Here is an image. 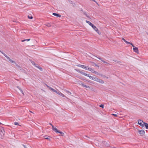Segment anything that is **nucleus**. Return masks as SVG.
Here are the masks:
<instances>
[{
  "mask_svg": "<svg viewBox=\"0 0 148 148\" xmlns=\"http://www.w3.org/2000/svg\"><path fill=\"white\" fill-rule=\"evenodd\" d=\"M52 130H53V129L54 128H56V127H54L53 125L52 126Z\"/></svg>",
  "mask_w": 148,
  "mask_h": 148,
  "instance_id": "ea45409f",
  "label": "nucleus"
},
{
  "mask_svg": "<svg viewBox=\"0 0 148 148\" xmlns=\"http://www.w3.org/2000/svg\"><path fill=\"white\" fill-rule=\"evenodd\" d=\"M67 93H68L69 94H71V92H69V91H67Z\"/></svg>",
  "mask_w": 148,
  "mask_h": 148,
  "instance_id": "a19ab883",
  "label": "nucleus"
},
{
  "mask_svg": "<svg viewBox=\"0 0 148 148\" xmlns=\"http://www.w3.org/2000/svg\"><path fill=\"white\" fill-rule=\"evenodd\" d=\"M96 81H97V82H99L101 84H103L104 83V81L103 80L97 78H96Z\"/></svg>",
  "mask_w": 148,
  "mask_h": 148,
  "instance_id": "9b49d317",
  "label": "nucleus"
},
{
  "mask_svg": "<svg viewBox=\"0 0 148 148\" xmlns=\"http://www.w3.org/2000/svg\"><path fill=\"white\" fill-rule=\"evenodd\" d=\"M14 125H19V124L18 122H15L14 123Z\"/></svg>",
  "mask_w": 148,
  "mask_h": 148,
  "instance_id": "2f4dec72",
  "label": "nucleus"
},
{
  "mask_svg": "<svg viewBox=\"0 0 148 148\" xmlns=\"http://www.w3.org/2000/svg\"><path fill=\"white\" fill-rule=\"evenodd\" d=\"M86 23H87L90 25L94 29V30L96 32L99 34H100L98 28L95 26L93 24L91 23L89 21H88L87 20L86 21Z\"/></svg>",
  "mask_w": 148,
  "mask_h": 148,
  "instance_id": "f03ea898",
  "label": "nucleus"
},
{
  "mask_svg": "<svg viewBox=\"0 0 148 148\" xmlns=\"http://www.w3.org/2000/svg\"><path fill=\"white\" fill-rule=\"evenodd\" d=\"M35 66L37 68H38L40 70V71H42V69L41 67H40L39 65L37 64V65Z\"/></svg>",
  "mask_w": 148,
  "mask_h": 148,
  "instance_id": "f3484780",
  "label": "nucleus"
},
{
  "mask_svg": "<svg viewBox=\"0 0 148 148\" xmlns=\"http://www.w3.org/2000/svg\"><path fill=\"white\" fill-rule=\"evenodd\" d=\"M99 106L100 107L102 108H103L104 107V105L103 104H101Z\"/></svg>",
  "mask_w": 148,
  "mask_h": 148,
  "instance_id": "473e14b6",
  "label": "nucleus"
},
{
  "mask_svg": "<svg viewBox=\"0 0 148 148\" xmlns=\"http://www.w3.org/2000/svg\"><path fill=\"white\" fill-rule=\"evenodd\" d=\"M20 90V91L22 94L23 95H24V94L21 88V90Z\"/></svg>",
  "mask_w": 148,
  "mask_h": 148,
  "instance_id": "7c9ffc66",
  "label": "nucleus"
},
{
  "mask_svg": "<svg viewBox=\"0 0 148 148\" xmlns=\"http://www.w3.org/2000/svg\"><path fill=\"white\" fill-rule=\"evenodd\" d=\"M46 86H47V87L49 88L51 90H52L54 92H55L56 93L58 94V92H59V91L58 90H55V89H54L51 88V87H50L49 86H48L46 84Z\"/></svg>",
  "mask_w": 148,
  "mask_h": 148,
  "instance_id": "1a4fd4ad",
  "label": "nucleus"
},
{
  "mask_svg": "<svg viewBox=\"0 0 148 148\" xmlns=\"http://www.w3.org/2000/svg\"><path fill=\"white\" fill-rule=\"evenodd\" d=\"M94 73L96 74L97 75H100V73H99L98 72H97V71H95Z\"/></svg>",
  "mask_w": 148,
  "mask_h": 148,
  "instance_id": "c756f323",
  "label": "nucleus"
},
{
  "mask_svg": "<svg viewBox=\"0 0 148 148\" xmlns=\"http://www.w3.org/2000/svg\"><path fill=\"white\" fill-rule=\"evenodd\" d=\"M16 87L17 88H18L19 90H21V88H20L19 86H16Z\"/></svg>",
  "mask_w": 148,
  "mask_h": 148,
  "instance_id": "4c0bfd02",
  "label": "nucleus"
},
{
  "mask_svg": "<svg viewBox=\"0 0 148 148\" xmlns=\"http://www.w3.org/2000/svg\"><path fill=\"white\" fill-rule=\"evenodd\" d=\"M83 65H81L80 64H78L77 65V66L78 67H81L82 68Z\"/></svg>",
  "mask_w": 148,
  "mask_h": 148,
  "instance_id": "bb28decb",
  "label": "nucleus"
},
{
  "mask_svg": "<svg viewBox=\"0 0 148 148\" xmlns=\"http://www.w3.org/2000/svg\"><path fill=\"white\" fill-rule=\"evenodd\" d=\"M81 11H83V10H81Z\"/></svg>",
  "mask_w": 148,
  "mask_h": 148,
  "instance_id": "8fccbe9b",
  "label": "nucleus"
},
{
  "mask_svg": "<svg viewBox=\"0 0 148 148\" xmlns=\"http://www.w3.org/2000/svg\"><path fill=\"white\" fill-rule=\"evenodd\" d=\"M97 58H98V59H99V60H100L101 62H102L105 63H106V64H108V63L107 62H106L105 61L103 60L102 59V58H100V57H97Z\"/></svg>",
  "mask_w": 148,
  "mask_h": 148,
  "instance_id": "dca6fc26",
  "label": "nucleus"
},
{
  "mask_svg": "<svg viewBox=\"0 0 148 148\" xmlns=\"http://www.w3.org/2000/svg\"><path fill=\"white\" fill-rule=\"evenodd\" d=\"M44 137L45 139H46L48 140H50V139H51L50 137L49 136H47V135H45L44 136Z\"/></svg>",
  "mask_w": 148,
  "mask_h": 148,
  "instance_id": "4468645a",
  "label": "nucleus"
},
{
  "mask_svg": "<svg viewBox=\"0 0 148 148\" xmlns=\"http://www.w3.org/2000/svg\"><path fill=\"white\" fill-rule=\"evenodd\" d=\"M88 70L91 71V72L93 73H94L95 71H94L93 69H92L91 68H88Z\"/></svg>",
  "mask_w": 148,
  "mask_h": 148,
  "instance_id": "2eb2a0df",
  "label": "nucleus"
},
{
  "mask_svg": "<svg viewBox=\"0 0 148 148\" xmlns=\"http://www.w3.org/2000/svg\"><path fill=\"white\" fill-rule=\"evenodd\" d=\"M82 68L85 69L86 70H88V67L87 66H86L85 65H83Z\"/></svg>",
  "mask_w": 148,
  "mask_h": 148,
  "instance_id": "6ab92c4d",
  "label": "nucleus"
},
{
  "mask_svg": "<svg viewBox=\"0 0 148 148\" xmlns=\"http://www.w3.org/2000/svg\"><path fill=\"white\" fill-rule=\"evenodd\" d=\"M52 14L56 16L59 17H60L61 16V15H60L59 14H58V13H54Z\"/></svg>",
  "mask_w": 148,
  "mask_h": 148,
  "instance_id": "f8f14e48",
  "label": "nucleus"
},
{
  "mask_svg": "<svg viewBox=\"0 0 148 148\" xmlns=\"http://www.w3.org/2000/svg\"><path fill=\"white\" fill-rule=\"evenodd\" d=\"M27 17L29 19H32L33 18V16H29V15H28L27 16Z\"/></svg>",
  "mask_w": 148,
  "mask_h": 148,
  "instance_id": "a878e982",
  "label": "nucleus"
},
{
  "mask_svg": "<svg viewBox=\"0 0 148 148\" xmlns=\"http://www.w3.org/2000/svg\"><path fill=\"white\" fill-rule=\"evenodd\" d=\"M83 13L85 15L86 17H87L88 18H90V17L87 14H86V12H83Z\"/></svg>",
  "mask_w": 148,
  "mask_h": 148,
  "instance_id": "5701e85b",
  "label": "nucleus"
},
{
  "mask_svg": "<svg viewBox=\"0 0 148 148\" xmlns=\"http://www.w3.org/2000/svg\"><path fill=\"white\" fill-rule=\"evenodd\" d=\"M93 63L95 64V66H97L98 67H99V66L98 65H97L96 64H95L94 62H93Z\"/></svg>",
  "mask_w": 148,
  "mask_h": 148,
  "instance_id": "c9c22d12",
  "label": "nucleus"
},
{
  "mask_svg": "<svg viewBox=\"0 0 148 148\" xmlns=\"http://www.w3.org/2000/svg\"><path fill=\"white\" fill-rule=\"evenodd\" d=\"M46 25L48 27H49L51 26V25L50 23H48L46 24Z\"/></svg>",
  "mask_w": 148,
  "mask_h": 148,
  "instance_id": "c85d7f7f",
  "label": "nucleus"
},
{
  "mask_svg": "<svg viewBox=\"0 0 148 148\" xmlns=\"http://www.w3.org/2000/svg\"><path fill=\"white\" fill-rule=\"evenodd\" d=\"M58 133H60V134H61V135L62 136H63L64 135V133L61 132V131H59V132Z\"/></svg>",
  "mask_w": 148,
  "mask_h": 148,
  "instance_id": "cd10ccee",
  "label": "nucleus"
},
{
  "mask_svg": "<svg viewBox=\"0 0 148 148\" xmlns=\"http://www.w3.org/2000/svg\"><path fill=\"white\" fill-rule=\"evenodd\" d=\"M102 143L106 147H109L110 146V145L109 143L105 141H103Z\"/></svg>",
  "mask_w": 148,
  "mask_h": 148,
  "instance_id": "9d476101",
  "label": "nucleus"
},
{
  "mask_svg": "<svg viewBox=\"0 0 148 148\" xmlns=\"http://www.w3.org/2000/svg\"><path fill=\"white\" fill-rule=\"evenodd\" d=\"M12 63H14L15 64L16 67V68L17 69V70L18 71H20L23 72H24L25 71V70H24L22 68H21L20 66L18 65V64H17L15 62H12Z\"/></svg>",
  "mask_w": 148,
  "mask_h": 148,
  "instance_id": "7ed1b4c3",
  "label": "nucleus"
},
{
  "mask_svg": "<svg viewBox=\"0 0 148 148\" xmlns=\"http://www.w3.org/2000/svg\"><path fill=\"white\" fill-rule=\"evenodd\" d=\"M23 147L25 148H27V147H26V145H23Z\"/></svg>",
  "mask_w": 148,
  "mask_h": 148,
  "instance_id": "79ce46f5",
  "label": "nucleus"
},
{
  "mask_svg": "<svg viewBox=\"0 0 148 148\" xmlns=\"http://www.w3.org/2000/svg\"><path fill=\"white\" fill-rule=\"evenodd\" d=\"M30 40V39H24L22 40L21 41L22 42H24L25 41H29Z\"/></svg>",
  "mask_w": 148,
  "mask_h": 148,
  "instance_id": "393cba45",
  "label": "nucleus"
},
{
  "mask_svg": "<svg viewBox=\"0 0 148 148\" xmlns=\"http://www.w3.org/2000/svg\"><path fill=\"white\" fill-rule=\"evenodd\" d=\"M85 136L86 137L88 138H90L88 136Z\"/></svg>",
  "mask_w": 148,
  "mask_h": 148,
  "instance_id": "37998d69",
  "label": "nucleus"
},
{
  "mask_svg": "<svg viewBox=\"0 0 148 148\" xmlns=\"http://www.w3.org/2000/svg\"><path fill=\"white\" fill-rule=\"evenodd\" d=\"M146 129H148V124L146 123H144V125Z\"/></svg>",
  "mask_w": 148,
  "mask_h": 148,
  "instance_id": "a211bd4d",
  "label": "nucleus"
},
{
  "mask_svg": "<svg viewBox=\"0 0 148 148\" xmlns=\"http://www.w3.org/2000/svg\"><path fill=\"white\" fill-rule=\"evenodd\" d=\"M122 39L127 44H130L131 45L132 44V43L131 42L127 41L125 40L123 38H122Z\"/></svg>",
  "mask_w": 148,
  "mask_h": 148,
  "instance_id": "ddd939ff",
  "label": "nucleus"
},
{
  "mask_svg": "<svg viewBox=\"0 0 148 148\" xmlns=\"http://www.w3.org/2000/svg\"><path fill=\"white\" fill-rule=\"evenodd\" d=\"M53 130L56 133H58L59 131L56 128H54Z\"/></svg>",
  "mask_w": 148,
  "mask_h": 148,
  "instance_id": "aec40b11",
  "label": "nucleus"
},
{
  "mask_svg": "<svg viewBox=\"0 0 148 148\" xmlns=\"http://www.w3.org/2000/svg\"><path fill=\"white\" fill-rule=\"evenodd\" d=\"M49 124L50 125H51L52 126L53 125L51 123H49Z\"/></svg>",
  "mask_w": 148,
  "mask_h": 148,
  "instance_id": "a18cd8bd",
  "label": "nucleus"
},
{
  "mask_svg": "<svg viewBox=\"0 0 148 148\" xmlns=\"http://www.w3.org/2000/svg\"><path fill=\"white\" fill-rule=\"evenodd\" d=\"M16 87L17 88H18L19 90H21V88H20L19 86H16Z\"/></svg>",
  "mask_w": 148,
  "mask_h": 148,
  "instance_id": "e433bc0d",
  "label": "nucleus"
},
{
  "mask_svg": "<svg viewBox=\"0 0 148 148\" xmlns=\"http://www.w3.org/2000/svg\"><path fill=\"white\" fill-rule=\"evenodd\" d=\"M131 45L133 47L134 51L136 53H138L139 52L138 48L135 47L133 43Z\"/></svg>",
  "mask_w": 148,
  "mask_h": 148,
  "instance_id": "39448f33",
  "label": "nucleus"
},
{
  "mask_svg": "<svg viewBox=\"0 0 148 148\" xmlns=\"http://www.w3.org/2000/svg\"><path fill=\"white\" fill-rule=\"evenodd\" d=\"M30 112H31V113H33L31 111H30Z\"/></svg>",
  "mask_w": 148,
  "mask_h": 148,
  "instance_id": "49530a36",
  "label": "nucleus"
},
{
  "mask_svg": "<svg viewBox=\"0 0 148 148\" xmlns=\"http://www.w3.org/2000/svg\"><path fill=\"white\" fill-rule=\"evenodd\" d=\"M144 123L143 120L141 119H139L138 121V124L143 127H144Z\"/></svg>",
  "mask_w": 148,
  "mask_h": 148,
  "instance_id": "0eeeda50",
  "label": "nucleus"
},
{
  "mask_svg": "<svg viewBox=\"0 0 148 148\" xmlns=\"http://www.w3.org/2000/svg\"><path fill=\"white\" fill-rule=\"evenodd\" d=\"M0 52L3 55H4L6 58L7 59L9 60V61H10L11 62H14V61L10 59V58L6 54H5L4 53H3L0 50Z\"/></svg>",
  "mask_w": 148,
  "mask_h": 148,
  "instance_id": "20e7f679",
  "label": "nucleus"
},
{
  "mask_svg": "<svg viewBox=\"0 0 148 148\" xmlns=\"http://www.w3.org/2000/svg\"><path fill=\"white\" fill-rule=\"evenodd\" d=\"M101 76H102L103 77H106L107 78H108V77H107L106 76L104 75H101Z\"/></svg>",
  "mask_w": 148,
  "mask_h": 148,
  "instance_id": "72a5a7b5",
  "label": "nucleus"
},
{
  "mask_svg": "<svg viewBox=\"0 0 148 148\" xmlns=\"http://www.w3.org/2000/svg\"><path fill=\"white\" fill-rule=\"evenodd\" d=\"M31 62L35 66V65H37V64L35 63L33 61L31 60H30Z\"/></svg>",
  "mask_w": 148,
  "mask_h": 148,
  "instance_id": "b1692460",
  "label": "nucleus"
},
{
  "mask_svg": "<svg viewBox=\"0 0 148 148\" xmlns=\"http://www.w3.org/2000/svg\"><path fill=\"white\" fill-rule=\"evenodd\" d=\"M2 124L0 122V125H2Z\"/></svg>",
  "mask_w": 148,
  "mask_h": 148,
  "instance_id": "de8ad7c7",
  "label": "nucleus"
},
{
  "mask_svg": "<svg viewBox=\"0 0 148 148\" xmlns=\"http://www.w3.org/2000/svg\"><path fill=\"white\" fill-rule=\"evenodd\" d=\"M99 6V4H98V3L96 1V2H95Z\"/></svg>",
  "mask_w": 148,
  "mask_h": 148,
  "instance_id": "c03bdc74",
  "label": "nucleus"
},
{
  "mask_svg": "<svg viewBox=\"0 0 148 148\" xmlns=\"http://www.w3.org/2000/svg\"><path fill=\"white\" fill-rule=\"evenodd\" d=\"M58 93V94H59L63 97H64L65 96L64 94H63L61 92H60L59 91V92Z\"/></svg>",
  "mask_w": 148,
  "mask_h": 148,
  "instance_id": "412c9836",
  "label": "nucleus"
},
{
  "mask_svg": "<svg viewBox=\"0 0 148 148\" xmlns=\"http://www.w3.org/2000/svg\"><path fill=\"white\" fill-rule=\"evenodd\" d=\"M0 131L1 132V133H0V135H1V139H3V136L4 135V133L5 132L4 130L3 129V127L0 130Z\"/></svg>",
  "mask_w": 148,
  "mask_h": 148,
  "instance_id": "423d86ee",
  "label": "nucleus"
},
{
  "mask_svg": "<svg viewBox=\"0 0 148 148\" xmlns=\"http://www.w3.org/2000/svg\"><path fill=\"white\" fill-rule=\"evenodd\" d=\"M112 115H114V116H117V115L116 114H112Z\"/></svg>",
  "mask_w": 148,
  "mask_h": 148,
  "instance_id": "58836bf2",
  "label": "nucleus"
},
{
  "mask_svg": "<svg viewBox=\"0 0 148 148\" xmlns=\"http://www.w3.org/2000/svg\"><path fill=\"white\" fill-rule=\"evenodd\" d=\"M69 3L71 4H73V1H71L69 0Z\"/></svg>",
  "mask_w": 148,
  "mask_h": 148,
  "instance_id": "f704fd0d",
  "label": "nucleus"
},
{
  "mask_svg": "<svg viewBox=\"0 0 148 148\" xmlns=\"http://www.w3.org/2000/svg\"><path fill=\"white\" fill-rule=\"evenodd\" d=\"M75 70L77 72H78V73H79L89 77V78L90 79H91L94 80L95 81H96V78H97L96 77H93L92 76H89V74H87L84 73V72L80 71L79 69H75Z\"/></svg>",
  "mask_w": 148,
  "mask_h": 148,
  "instance_id": "f257e3e1",
  "label": "nucleus"
},
{
  "mask_svg": "<svg viewBox=\"0 0 148 148\" xmlns=\"http://www.w3.org/2000/svg\"><path fill=\"white\" fill-rule=\"evenodd\" d=\"M81 85L83 86L84 87H85L86 88H90L89 86H87L86 85L84 84L83 83H81Z\"/></svg>",
  "mask_w": 148,
  "mask_h": 148,
  "instance_id": "4be33fe9",
  "label": "nucleus"
},
{
  "mask_svg": "<svg viewBox=\"0 0 148 148\" xmlns=\"http://www.w3.org/2000/svg\"><path fill=\"white\" fill-rule=\"evenodd\" d=\"M138 132L140 136H143L144 135L145 132L144 130H138Z\"/></svg>",
  "mask_w": 148,
  "mask_h": 148,
  "instance_id": "6e6552de",
  "label": "nucleus"
},
{
  "mask_svg": "<svg viewBox=\"0 0 148 148\" xmlns=\"http://www.w3.org/2000/svg\"><path fill=\"white\" fill-rule=\"evenodd\" d=\"M113 60V61H115V62H116V60Z\"/></svg>",
  "mask_w": 148,
  "mask_h": 148,
  "instance_id": "09e8293b",
  "label": "nucleus"
}]
</instances>
